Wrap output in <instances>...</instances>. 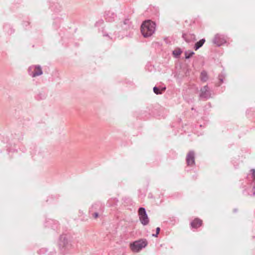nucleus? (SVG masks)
<instances>
[{"label":"nucleus","instance_id":"nucleus-8","mask_svg":"<svg viewBox=\"0 0 255 255\" xmlns=\"http://www.w3.org/2000/svg\"><path fill=\"white\" fill-rule=\"evenodd\" d=\"M205 42V40L204 39H201L199 41L197 42L194 47V49L195 50H197L199 48L202 46V45L204 44V43Z\"/></svg>","mask_w":255,"mask_h":255},{"label":"nucleus","instance_id":"nucleus-7","mask_svg":"<svg viewBox=\"0 0 255 255\" xmlns=\"http://www.w3.org/2000/svg\"><path fill=\"white\" fill-rule=\"evenodd\" d=\"M42 74L41 68L39 66H36L34 70L33 77L40 75Z\"/></svg>","mask_w":255,"mask_h":255},{"label":"nucleus","instance_id":"nucleus-2","mask_svg":"<svg viewBox=\"0 0 255 255\" xmlns=\"http://www.w3.org/2000/svg\"><path fill=\"white\" fill-rule=\"evenodd\" d=\"M147 244L145 240H139L130 244L131 250L133 252H138L142 248H145Z\"/></svg>","mask_w":255,"mask_h":255},{"label":"nucleus","instance_id":"nucleus-4","mask_svg":"<svg viewBox=\"0 0 255 255\" xmlns=\"http://www.w3.org/2000/svg\"><path fill=\"white\" fill-rule=\"evenodd\" d=\"M187 163L188 165H192L194 163V154L193 152H189L186 157Z\"/></svg>","mask_w":255,"mask_h":255},{"label":"nucleus","instance_id":"nucleus-10","mask_svg":"<svg viewBox=\"0 0 255 255\" xmlns=\"http://www.w3.org/2000/svg\"><path fill=\"white\" fill-rule=\"evenodd\" d=\"M194 54V53L193 52H192V51H186L185 52V58L186 59H188L190 57H191V56H192V55Z\"/></svg>","mask_w":255,"mask_h":255},{"label":"nucleus","instance_id":"nucleus-3","mask_svg":"<svg viewBox=\"0 0 255 255\" xmlns=\"http://www.w3.org/2000/svg\"><path fill=\"white\" fill-rule=\"evenodd\" d=\"M138 215L139 220L143 225H146L149 223V219L146 213L145 210L144 208H140L138 210Z\"/></svg>","mask_w":255,"mask_h":255},{"label":"nucleus","instance_id":"nucleus-12","mask_svg":"<svg viewBox=\"0 0 255 255\" xmlns=\"http://www.w3.org/2000/svg\"><path fill=\"white\" fill-rule=\"evenodd\" d=\"M153 91L156 94H160L161 93L160 92L159 89L157 87H154L153 88Z\"/></svg>","mask_w":255,"mask_h":255},{"label":"nucleus","instance_id":"nucleus-13","mask_svg":"<svg viewBox=\"0 0 255 255\" xmlns=\"http://www.w3.org/2000/svg\"><path fill=\"white\" fill-rule=\"evenodd\" d=\"M208 90V88L207 86H205L201 90V92L202 93H205L206 92H207Z\"/></svg>","mask_w":255,"mask_h":255},{"label":"nucleus","instance_id":"nucleus-9","mask_svg":"<svg viewBox=\"0 0 255 255\" xmlns=\"http://www.w3.org/2000/svg\"><path fill=\"white\" fill-rule=\"evenodd\" d=\"M201 79L202 81H206L208 79V76L206 72H202L201 73Z\"/></svg>","mask_w":255,"mask_h":255},{"label":"nucleus","instance_id":"nucleus-1","mask_svg":"<svg viewBox=\"0 0 255 255\" xmlns=\"http://www.w3.org/2000/svg\"><path fill=\"white\" fill-rule=\"evenodd\" d=\"M155 30V23L150 20L144 21L141 25V32L145 37L151 36Z\"/></svg>","mask_w":255,"mask_h":255},{"label":"nucleus","instance_id":"nucleus-6","mask_svg":"<svg viewBox=\"0 0 255 255\" xmlns=\"http://www.w3.org/2000/svg\"><path fill=\"white\" fill-rule=\"evenodd\" d=\"M214 42L218 45H220L225 43L226 40L221 36L216 35L214 38Z\"/></svg>","mask_w":255,"mask_h":255},{"label":"nucleus","instance_id":"nucleus-15","mask_svg":"<svg viewBox=\"0 0 255 255\" xmlns=\"http://www.w3.org/2000/svg\"><path fill=\"white\" fill-rule=\"evenodd\" d=\"M159 232H160V228L157 227L156 228V234L155 235V237L157 236V235L159 234Z\"/></svg>","mask_w":255,"mask_h":255},{"label":"nucleus","instance_id":"nucleus-16","mask_svg":"<svg viewBox=\"0 0 255 255\" xmlns=\"http://www.w3.org/2000/svg\"><path fill=\"white\" fill-rule=\"evenodd\" d=\"M253 175L254 176L255 173V170L253 169Z\"/></svg>","mask_w":255,"mask_h":255},{"label":"nucleus","instance_id":"nucleus-11","mask_svg":"<svg viewBox=\"0 0 255 255\" xmlns=\"http://www.w3.org/2000/svg\"><path fill=\"white\" fill-rule=\"evenodd\" d=\"M182 53V51L180 49H176L173 51V54L175 56H179Z\"/></svg>","mask_w":255,"mask_h":255},{"label":"nucleus","instance_id":"nucleus-5","mask_svg":"<svg viewBox=\"0 0 255 255\" xmlns=\"http://www.w3.org/2000/svg\"><path fill=\"white\" fill-rule=\"evenodd\" d=\"M203 221L199 218H195L191 223V226L193 228H198L202 225Z\"/></svg>","mask_w":255,"mask_h":255},{"label":"nucleus","instance_id":"nucleus-17","mask_svg":"<svg viewBox=\"0 0 255 255\" xmlns=\"http://www.w3.org/2000/svg\"><path fill=\"white\" fill-rule=\"evenodd\" d=\"M165 90V88L162 89V91H164Z\"/></svg>","mask_w":255,"mask_h":255},{"label":"nucleus","instance_id":"nucleus-14","mask_svg":"<svg viewBox=\"0 0 255 255\" xmlns=\"http://www.w3.org/2000/svg\"><path fill=\"white\" fill-rule=\"evenodd\" d=\"M93 216L94 218L96 219L99 216V214L98 213H94L93 214Z\"/></svg>","mask_w":255,"mask_h":255}]
</instances>
